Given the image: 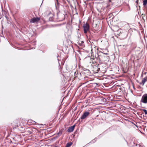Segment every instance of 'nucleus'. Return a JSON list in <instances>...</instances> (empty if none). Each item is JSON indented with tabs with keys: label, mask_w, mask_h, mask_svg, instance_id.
<instances>
[{
	"label": "nucleus",
	"mask_w": 147,
	"mask_h": 147,
	"mask_svg": "<svg viewBox=\"0 0 147 147\" xmlns=\"http://www.w3.org/2000/svg\"><path fill=\"white\" fill-rule=\"evenodd\" d=\"M90 114V113L88 112L85 111L82 115L81 117V119H84L87 117Z\"/></svg>",
	"instance_id": "obj_3"
},
{
	"label": "nucleus",
	"mask_w": 147,
	"mask_h": 147,
	"mask_svg": "<svg viewBox=\"0 0 147 147\" xmlns=\"http://www.w3.org/2000/svg\"><path fill=\"white\" fill-rule=\"evenodd\" d=\"M147 4V0H144L143 1V5L145 6Z\"/></svg>",
	"instance_id": "obj_8"
},
{
	"label": "nucleus",
	"mask_w": 147,
	"mask_h": 147,
	"mask_svg": "<svg viewBox=\"0 0 147 147\" xmlns=\"http://www.w3.org/2000/svg\"><path fill=\"white\" fill-rule=\"evenodd\" d=\"M55 147H57V146H55Z\"/></svg>",
	"instance_id": "obj_15"
},
{
	"label": "nucleus",
	"mask_w": 147,
	"mask_h": 147,
	"mask_svg": "<svg viewBox=\"0 0 147 147\" xmlns=\"http://www.w3.org/2000/svg\"><path fill=\"white\" fill-rule=\"evenodd\" d=\"M83 27L84 28V33L85 34L87 33L89 28V26L88 24H86L84 25Z\"/></svg>",
	"instance_id": "obj_2"
},
{
	"label": "nucleus",
	"mask_w": 147,
	"mask_h": 147,
	"mask_svg": "<svg viewBox=\"0 0 147 147\" xmlns=\"http://www.w3.org/2000/svg\"><path fill=\"white\" fill-rule=\"evenodd\" d=\"M90 63H91V61H92V62L93 63H94V62L93 61H94V59L90 58Z\"/></svg>",
	"instance_id": "obj_10"
},
{
	"label": "nucleus",
	"mask_w": 147,
	"mask_h": 147,
	"mask_svg": "<svg viewBox=\"0 0 147 147\" xmlns=\"http://www.w3.org/2000/svg\"><path fill=\"white\" fill-rule=\"evenodd\" d=\"M40 20L39 18H34L31 19L30 22L31 23H34L38 22Z\"/></svg>",
	"instance_id": "obj_4"
},
{
	"label": "nucleus",
	"mask_w": 147,
	"mask_h": 147,
	"mask_svg": "<svg viewBox=\"0 0 147 147\" xmlns=\"http://www.w3.org/2000/svg\"><path fill=\"white\" fill-rule=\"evenodd\" d=\"M140 102L143 104H147V93L144 94L142 96Z\"/></svg>",
	"instance_id": "obj_1"
},
{
	"label": "nucleus",
	"mask_w": 147,
	"mask_h": 147,
	"mask_svg": "<svg viewBox=\"0 0 147 147\" xmlns=\"http://www.w3.org/2000/svg\"><path fill=\"white\" fill-rule=\"evenodd\" d=\"M57 1V2L58 1V0H56Z\"/></svg>",
	"instance_id": "obj_14"
},
{
	"label": "nucleus",
	"mask_w": 147,
	"mask_h": 147,
	"mask_svg": "<svg viewBox=\"0 0 147 147\" xmlns=\"http://www.w3.org/2000/svg\"><path fill=\"white\" fill-rule=\"evenodd\" d=\"M146 81H147V77H146L142 79V82L140 83V84L144 86Z\"/></svg>",
	"instance_id": "obj_6"
},
{
	"label": "nucleus",
	"mask_w": 147,
	"mask_h": 147,
	"mask_svg": "<svg viewBox=\"0 0 147 147\" xmlns=\"http://www.w3.org/2000/svg\"><path fill=\"white\" fill-rule=\"evenodd\" d=\"M72 144V143L69 142L67 144L66 147H70Z\"/></svg>",
	"instance_id": "obj_7"
},
{
	"label": "nucleus",
	"mask_w": 147,
	"mask_h": 147,
	"mask_svg": "<svg viewBox=\"0 0 147 147\" xmlns=\"http://www.w3.org/2000/svg\"><path fill=\"white\" fill-rule=\"evenodd\" d=\"M75 125H74L69 128L67 130V131L69 132H72L74 129Z\"/></svg>",
	"instance_id": "obj_5"
},
{
	"label": "nucleus",
	"mask_w": 147,
	"mask_h": 147,
	"mask_svg": "<svg viewBox=\"0 0 147 147\" xmlns=\"http://www.w3.org/2000/svg\"><path fill=\"white\" fill-rule=\"evenodd\" d=\"M94 142H95V139H94V140H93L92 141H91V143H92V142H94Z\"/></svg>",
	"instance_id": "obj_11"
},
{
	"label": "nucleus",
	"mask_w": 147,
	"mask_h": 147,
	"mask_svg": "<svg viewBox=\"0 0 147 147\" xmlns=\"http://www.w3.org/2000/svg\"><path fill=\"white\" fill-rule=\"evenodd\" d=\"M143 111H144L145 115H147V111L146 109H142V110Z\"/></svg>",
	"instance_id": "obj_9"
},
{
	"label": "nucleus",
	"mask_w": 147,
	"mask_h": 147,
	"mask_svg": "<svg viewBox=\"0 0 147 147\" xmlns=\"http://www.w3.org/2000/svg\"><path fill=\"white\" fill-rule=\"evenodd\" d=\"M139 147H142V146H140V145H139Z\"/></svg>",
	"instance_id": "obj_13"
},
{
	"label": "nucleus",
	"mask_w": 147,
	"mask_h": 147,
	"mask_svg": "<svg viewBox=\"0 0 147 147\" xmlns=\"http://www.w3.org/2000/svg\"><path fill=\"white\" fill-rule=\"evenodd\" d=\"M102 53L103 54H105L106 55L108 54L107 53Z\"/></svg>",
	"instance_id": "obj_12"
}]
</instances>
